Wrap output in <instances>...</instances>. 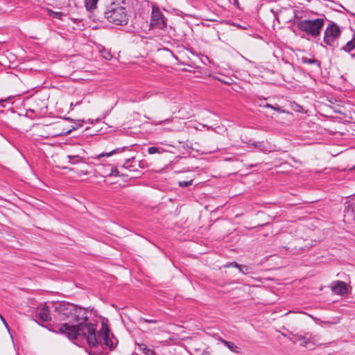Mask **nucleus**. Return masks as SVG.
Returning <instances> with one entry per match:
<instances>
[{
	"label": "nucleus",
	"mask_w": 355,
	"mask_h": 355,
	"mask_svg": "<svg viewBox=\"0 0 355 355\" xmlns=\"http://www.w3.org/2000/svg\"><path fill=\"white\" fill-rule=\"evenodd\" d=\"M51 308L53 322H67L49 330L64 334L70 340L85 339L91 348L90 354L105 355V349H112L116 345L118 340L107 324L102 323L96 333L95 325L87 322L85 309L67 302L53 304Z\"/></svg>",
	"instance_id": "obj_1"
},
{
	"label": "nucleus",
	"mask_w": 355,
	"mask_h": 355,
	"mask_svg": "<svg viewBox=\"0 0 355 355\" xmlns=\"http://www.w3.org/2000/svg\"><path fill=\"white\" fill-rule=\"evenodd\" d=\"M103 14L109 22L115 25H126L129 20L126 3L123 0H114L107 6Z\"/></svg>",
	"instance_id": "obj_2"
},
{
	"label": "nucleus",
	"mask_w": 355,
	"mask_h": 355,
	"mask_svg": "<svg viewBox=\"0 0 355 355\" xmlns=\"http://www.w3.org/2000/svg\"><path fill=\"white\" fill-rule=\"evenodd\" d=\"M293 24H296L298 30L306 36L315 38L320 35L324 25V20L322 18L304 19L294 22Z\"/></svg>",
	"instance_id": "obj_3"
},
{
	"label": "nucleus",
	"mask_w": 355,
	"mask_h": 355,
	"mask_svg": "<svg viewBox=\"0 0 355 355\" xmlns=\"http://www.w3.org/2000/svg\"><path fill=\"white\" fill-rule=\"evenodd\" d=\"M340 33V29L338 25L334 22H331L324 31V42L330 46H334Z\"/></svg>",
	"instance_id": "obj_4"
},
{
	"label": "nucleus",
	"mask_w": 355,
	"mask_h": 355,
	"mask_svg": "<svg viewBox=\"0 0 355 355\" xmlns=\"http://www.w3.org/2000/svg\"><path fill=\"white\" fill-rule=\"evenodd\" d=\"M166 21L164 15L158 8H153L150 26L152 28L164 30L166 28Z\"/></svg>",
	"instance_id": "obj_5"
},
{
	"label": "nucleus",
	"mask_w": 355,
	"mask_h": 355,
	"mask_svg": "<svg viewBox=\"0 0 355 355\" xmlns=\"http://www.w3.org/2000/svg\"><path fill=\"white\" fill-rule=\"evenodd\" d=\"M35 318L37 320L44 322L48 321L53 322L52 311H50L49 306H44L40 309L35 315Z\"/></svg>",
	"instance_id": "obj_6"
},
{
	"label": "nucleus",
	"mask_w": 355,
	"mask_h": 355,
	"mask_svg": "<svg viewBox=\"0 0 355 355\" xmlns=\"http://www.w3.org/2000/svg\"><path fill=\"white\" fill-rule=\"evenodd\" d=\"M331 291L336 295H345L348 293L347 285L343 281H335L332 283Z\"/></svg>",
	"instance_id": "obj_7"
},
{
	"label": "nucleus",
	"mask_w": 355,
	"mask_h": 355,
	"mask_svg": "<svg viewBox=\"0 0 355 355\" xmlns=\"http://www.w3.org/2000/svg\"><path fill=\"white\" fill-rule=\"evenodd\" d=\"M293 335V338L297 340L301 341L300 345L303 347H308L309 344L312 343V334L311 333L306 332L304 334H294L293 332L291 333Z\"/></svg>",
	"instance_id": "obj_8"
},
{
	"label": "nucleus",
	"mask_w": 355,
	"mask_h": 355,
	"mask_svg": "<svg viewBox=\"0 0 355 355\" xmlns=\"http://www.w3.org/2000/svg\"><path fill=\"white\" fill-rule=\"evenodd\" d=\"M344 220L348 223L355 224V205H350L344 211Z\"/></svg>",
	"instance_id": "obj_9"
},
{
	"label": "nucleus",
	"mask_w": 355,
	"mask_h": 355,
	"mask_svg": "<svg viewBox=\"0 0 355 355\" xmlns=\"http://www.w3.org/2000/svg\"><path fill=\"white\" fill-rule=\"evenodd\" d=\"M135 161V157L128 158L125 159V163L123 164L122 167L124 168H127L130 171L137 172V174L135 176L131 177L132 178H138L141 175V173L139 171L135 165L132 164V162Z\"/></svg>",
	"instance_id": "obj_10"
},
{
	"label": "nucleus",
	"mask_w": 355,
	"mask_h": 355,
	"mask_svg": "<svg viewBox=\"0 0 355 355\" xmlns=\"http://www.w3.org/2000/svg\"><path fill=\"white\" fill-rule=\"evenodd\" d=\"M252 146L263 153H268L272 150V148L270 146V144L264 141H255L254 143H252Z\"/></svg>",
	"instance_id": "obj_11"
},
{
	"label": "nucleus",
	"mask_w": 355,
	"mask_h": 355,
	"mask_svg": "<svg viewBox=\"0 0 355 355\" xmlns=\"http://www.w3.org/2000/svg\"><path fill=\"white\" fill-rule=\"evenodd\" d=\"M301 60L304 64L313 65L315 68L316 71H320L321 69V63L317 59L302 57Z\"/></svg>",
	"instance_id": "obj_12"
},
{
	"label": "nucleus",
	"mask_w": 355,
	"mask_h": 355,
	"mask_svg": "<svg viewBox=\"0 0 355 355\" xmlns=\"http://www.w3.org/2000/svg\"><path fill=\"white\" fill-rule=\"evenodd\" d=\"M98 0H85V6L91 14L96 10Z\"/></svg>",
	"instance_id": "obj_13"
},
{
	"label": "nucleus",
	"mask_w": 355,
	"mask_h": 355,
	"mask_svg": "<svg viewBox=\"0 0 355 355\" xmlns=\"http://www.w3.org/2000/svg\"><path fill=\"white\" fill-rule=\"evenodd\" d=\"M220 342L223 343L226 347H228L230 350H231L233 352L239 353V348L233 343L227 341L224 339L220 338Z\"/></svg>",
	"instance_id": "obj_14"
},
{
	"label": "nucleus",
	"mask_w": 355,
	"mask_h": 355,
	"mask_svg": "<svg viewBox=\"0 0 355 355\" xmlns=\"http://www.w3.org/2000/svg\"><path fill=\"white\" fill-rule=\"evenodd\" d=\"M67 159H69V162L72 164H76L83 162V157L79 155H67Z\"/></svg>",
	"instance_id": "obj_15"
},
{
	"label": "nucleus",
	"mask_w": 355,
	"mask_h": 355,
	"mask_svg": "<svg viewBox=\"0 0 355 355\" xmlns=\"http://www.w3.org/2000/svg\"><path fill=\"white\" fill-rule=\"evenodd\" d=\"M139 349L141 350H142L146 355H155V352L153 349L148 348L147 347V345L145 344H143V343L140 344Z\"/></svg>",
	"instance_id": "obj_16"
},
{
	"label": "nucleus",
	"mask_w": 355,
	"mask_h": 355,
	"mask_svg": "<svg viewBox=\"0 0 355 355\" xmlns=\"http://www.w3.org/2000/svg\"><path fill=\"white\" fill-rule=\"evenodd\" d=\"M355 48L354 42V41H349L345 46L342 47V50L346 51V52H350Z\"/></svg>",
	"instance_id": "obj_17"
},
{
	"label": "nucleus",
	"mask_w": 355,
	"mask_h": 355,
	"mask_svg": "<svg viewBox=\"0 0 355 355\" xmlns=\"http://www.w3.org/2000/svg\"><path fill=\"white\" fill-rule=\"evenodd\" d=\"M126 148V147H123V148H116V149H114L112 151H110V153H102L99 155V157H110L115 153H121L122 151H124L125 149Z\"/></svg>",
	"instance_id": "obj_18"
},
{
	"label": "nucleus",
	"mask_w": 355,
	"mask_h": 355,
	"mask_svg": "<svg viewBox=\"0 0 355 355\" xmlns=\"http://www.w3.org/2000/svg\"><path fill=\"white\" fill-rule=\"evenodd\" d=\"M238 269L243 274H248L252 272V268L246 265H240Z\"/></svg>",
	"instance_id": "obj_19"
},
{
	"label": "nucleus",
	"mask_w": 355,
	"mask_h": 355,
	"mask_svg": "<svg viewBox=\"0 0 355 355\" xmlns=\"http://www.w3.org/2000/svg\"><path fill=\"white\" fill-rule=\"evenodd\" d=\"M48 14L50 17L55 19H61L64 15L60 12H55L51 10H48Z\"/></svg>",
	"instance_id": "obj_20"
},
{
	"label": "nucleus",
	"mask_w": 355,
	"mask_h": 355,
	"mask_svg": "<svg viewBox=\"0 0 355 355\" xmlns=\"http://www.w3.org/2000/svg\"><path fill=\"white\" fill-rule=\"evenodd\" d=\"M164 151V150L161 148H157L155 146H151L148 148V152L149 154H155V153H161Z\"/></svg>",
	"instance_id": "obj_21"
},
{
	"label": "nucleus",
	"mask_w": 355,
	"mask_h": 355,
	"mask_svg": "<svg viewBox=\"0 0 355 355\" xmlns=\"http://www.w3.org/2000/svg\"><path fill=\"white\" fill-rule=\"evenodd\" d=\"M193 180H188V181H179L178 182V185L180 187H187L189 186H191L193 184Z\"/></svg>",
	"instance_id": "obj_22"
},
{
	"label": "nucleus",
	"mask_w": 355,
	"mask_h": 355,
	"mask_svg": "<svg viewBox=\"0 0 355 355\" xmlns=\"http://www.w3.org/2000/svg\"><path fill=\"white\" fill-rule=\"evenodd\" d=\"M265 107H268V108H271V109H273L276 111H277L279 113H283L284 112V110H283L279 106H277V107H275L269 103H266L265 105H264Z\"/></svg>",
	"instance_id": "obj_23"
},
{
	"label": "nucleus",
	"mask_w": 355,
	"mask_h": 355,
	"mask_svg": "<svg viewBox=\"0 0 355 355\" xmlns=\"http://www.w3.org/2000/svg\"><path fill=\"white\" fill-rule=\"evenodd\" d=\"M139 321L140 322H146V323H151V324H155L158 322V320H150V319H147V318H141L139 319Z\"/></svg>",
	"instance_id": "obj_24"
},
{
	"label": "nucleus",
	"mask_w": 355,
	"mask_h": 355,
	"mask_svg": "<svg viewBox=\"0 0 355 355\" xmlns=\"http://www.w3.org/2000/svg\"><path fill=\"white\" fill-rule=\"evenodd\" d=\"M239 266H240V264H239L236 261H233V262L229 263H227V264L224 266L225 268L234 267V268H239Z\"/></svg>",
	"instance_id": "obj_25"
},
{
	"label": "nucleus",
	"mask_w": 355,
	"mask_h": 355,
	"mask_svg": "<svg viewBox=\"0 0 355 355\" xmlns=\"http://www.w3.org/2000/svg\"><path fill=\"white\" fill-rule=\"evenodd\" d=\"M109 175L119 176L120 175L116 168H112L111 172L109 174Z\"/></svg>",
	"instance_id": "obj_26"
},
{
	"label": "nucleus",
	"mask_w": 355,
	"mask_h": 355,
	"mask_svg": "<svg viewBox=\"0 0 355 355\" xmlns=\"http://www.w3.org/2000/svg\"><path fill=\"white\" fill-rule=\"evenodd\" d=\"M102 55L105 59H106L107 60H110L112 57V55L110 54V53H109V52H105L103 53Z\"/></svg>",
	"instance_id": "obj_27"
},
{
	"label": "nucleus",
	"mask_w": 355,
	"mask_h": 355,
	"mask_svg": "<svg viewBox=\"0 0 355 355\" xmlns=\"http://www.w3.org/2000/svg\"><path fill=\"white\" fill-rule=\"evenodd\" d=\"M138 166L141 168H145L147 167V164L146 163L145 161H139V164H138Z\"/></svg>",
	"instance_id": "obj_28"
},
{
	"label": "nucleus",
	"mask_w": 355,
	"mask_h": 355,
	"mask_svg": "<svg viewBox=\"0 0 355 355\" xmlns=\"http://www.w3.org/2000/svg\"><path fill=\"white\" fill-rule=\"evenodd\" d=\"M89 17L93 20V21H101V19H100V17H97L95 15H89Z\"/></svg>",
	"instance_id": "obj_29"
},
{
	"label": "nucleus",
	"mask_w": 355,
	"mask_h": 355,
	"mask_svg": "<svg viewBox=\"0 0 355 355\" xmlns=\"http://www.w3.org/2000/svg\"><path fill=\"white\" fill-rule=\"evenodd\" d=\"M236 8H239V0H232L230 1Z\"/></svg>",
	"instance_id": "obj_30"
},
{
	"label": "nucleus",
	"mask_w": 355,
	"mask_h": 355,
	"mask_svg": "<svg viewBox=\"0 0 355 355\" xmlns=\"http://www.w3.org/2000/svg\"><path fill=\"white\" fill-rule=\"evenodd\" d=\"M294 16H295V18H297V19H300V18H301V17H300V16L298 15V11H297V10H294Z\"/></svg>",
	"instance_id": "obj_31"
},
{
	"label": "nucleus",
	"mask_w": 355,
	"mask_h": 355,
	"mask_svg": "<svg viewBox=\"0 0 355 355\" xmlns=\"http://www.w3.org/2000/svg\"><path fill=\"white\" fill-rule=\"evenodd\" d=\"M254 141H252V140H249L248 141L244 142L248 146H252V143H254Z\"/></svg>",
	"instance_id": "obj_32"
},
{
	"label": "nucleus",
	"mask_w": 355,
	"mask_h": 355,
	"mask_svg": "<svg viewBox=\"0 0 355 355\" xmlns=\"http://www.w3.org/2000/svg\"><path fill=\"white\" fill-rule=\"evenodd\" d=\"M0 318L2 322H3L5 320L4 318L1 315H0Z\"/></svg>",
	"instance_id": "obj_33"
},
{
	"label": "nucleus",
	"mask_w": 355,
	"mask_h": 355,
	"mask_svg": "<svg viewBox=\"0 0 355 355\" xmlns=\"http://www.w3.org/2000/svg\"><path fill=\"white\" fill-rule=\"evenodd\" d=\"M3 322L5 324V326L6 327V328H8V325H7V323H6V320H4Z\"/></svg>",
	"instance_id": "obj_34"
},
{
	"label": "nucleus",
	"mask_w": 355,
	"mask_h": 355,
	"mask_svg": "<svg viewBox=\"0 0 355 355\" xmlns=\"http://www.w3.org/2000/svg\"><path fill=\"white\" fill-rule=\"evenodd\" d=\"M6 101V100L1 99V100H0V103H3V102H4V101Z\"/></svg>",
	"instance_id": "obj_35"
},
{
	"label": "nucleus",
	"mask_w": 355,
	"mask_h": 355,
	"mask_svg": "<svg viewBox=\"0 0 355 355\" xmlns=\"http://www.w3.org/2000/svg\"><path fill=\"white\" fill-rule=\"evenodd\" d=\"M352 58H355V53L351 55Z\"/></svg>",
	"instance_id": "obj_36"
},
{
	"label": "nucleus",
	"mask_w": 355,
	"mask_h": 355,
	"mask_svg": "<svg viewBox=\"0 0 355 355\" xmlns=\"http://www.w3.org/2000/svg\"><path fill=\"white\" fill-rule=\"evenodd\" d=\"M352 41H354V45H355V37H354Z\"/></svg>",
	"instance_id": "obj_37"
},
{
	"label": "nucleus",
	"mask_w": 355,
	"mask_h": 355,
	"mask_svg": "<svg viewBox=\"0 0 355 355\" xmlns=\"http://www.w3.org/2000/svg\"><path fill=\"white\" fill-rule=\"evenodd\" d=\"M354 169H355V166L351 168V170H354Z\"/></svg>",
	"instance_id": "obj_38"
}]
</instances>
